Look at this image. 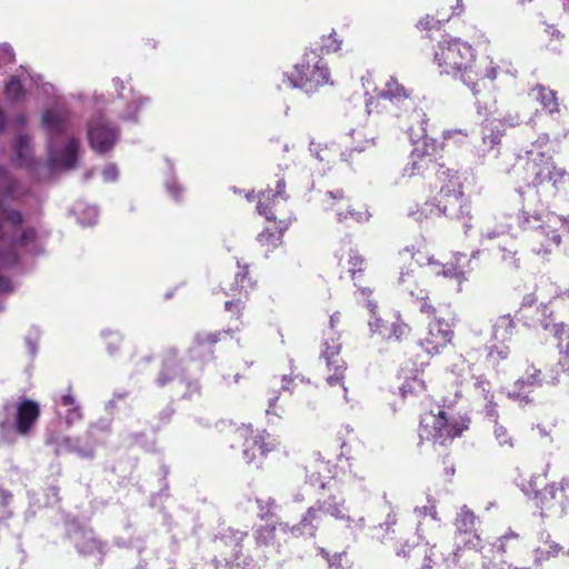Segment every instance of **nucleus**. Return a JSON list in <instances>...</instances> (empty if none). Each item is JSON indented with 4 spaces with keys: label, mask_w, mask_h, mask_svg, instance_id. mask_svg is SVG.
<instances>
[{
    "label": "nucleus",
    "mask_w": 569,
    "mask_h": 569,
    "mask_svg": "<svg viewBox=\"0 0 569 569\" xmlns=\"http://www.w3.org/2000/svg\"><path fill=\"white\" fill-rule=\"evenodd\" d=\"M286 182L280 179L277 181L276 191L266 190L261 192L259 197V201L257 204L258 212L264 216L268 220L276 219V216L272 212V208L279 203L280 201H286L287 196L284 193Z\"/></svg>",
    "instance_id": "412c9836"
},
{
    "label": "nucleus",
    "mask_w": 569,
    "mask_h": 569,
    "mask_svg": "<svg viewBox=\"0 0 569 569\" xmlns=\"http://www.w3.org/2000/svg\"><path fill=\"white\" fill-rule=\"evenodd\" d=\"M32 234L31 230L24 231L21 237L13 241L12 247L8 252L0 256V260L4 266H13L18 261V254L16 252V247L22 246L30 240V236Z\"/></svg>",
    "instance_id": "58836bf2"
},
{
    "label": "nucleus",
    "mask_w": 569,
    "mask_h": 569,
    "mask_svg": "<svg viewBox=\"0 0 569 569\" xmlns=\"http://www.w3.org/2000/svg\"><path fill=\"white\" fill-rule=\"evenodd\" d=\"M509 347L505 343H501V346L492 345L487 355V359L493 367H498L501 361L509 357Z\"/></svg>",
    "instance_id": "a19ab883"
},
{
    "label": "nucleus",
    "mask_w": 569,
    "mask_h": 569,
    "mask_svg": "<svg viewBox=\"0 0 569 569\" xmlns=\"http://www.w3.org/2000/svg\"><path fill=\"white\" fill-rule=\"evenodd\" d=\"M292 528L293 527L289 528V526L283 522H280L277 526L268 525V526L261 527L256 532L257 543L262 545V546H269V545L273 543L277 529H279L283 532H287L288 530H290L295 536L306 532V529H303L302 527H300V530H295V531H292Z\"/></svg>",
    "instance_id": "c85d7f7f"
},
{
    "label": "nucleus",
    "mask_w": 569,
    "mask_h": 569,
    "mask_svg": "<svg viewBox=\"0 0 569 569\" xmlns=\"http://www.w3.org/2000/svg\"><path fill=\"white\" fill-rule=\"evenodd\" d=\"M558 492H560L561 496L566 499V502L561 503L560 506V511L565 512L569 507V475L561 479L559 486L558 483L552 482L540 491L538 499L541 515L547 511H552L556 508L555 500L557 499Z\"/></svg>",
    "instance_id": "6ab92c4d"
},
{
    "label": "nucleus",
    "mask_w": 569,
    "mask_h": 569,
    "mask_svg": "<svg viewBox=\"0 0 569 569\" xmlns=\"http://www.w3.org/2000/svg\"><path fill=\"white\" fill-rule=\"evenodd\" d=\"M57 406V413L67 427H71L83 418L81 406L71 393V387L68 388V393L61 396Z\"/></svg>",
    "instance_id": "4be33fe9"
},
{
    "label": "nucleus",
    "mask_w": 569,
    "mask_h": 569,
    "mask_svg": "<svg viewBox=\"0 0 569 569\" xmlns=\"http://www.w3.org/2000/svg\"><path fill=\"white\" fill-rule=\"evenodd\" d=\"M473 392L476 396L482 398L486 402V412L490 418H496L497 409L496 403H493V393L491 391V383L483 376H479L476 378L473 382Z\"/></svg>",
    "instance_id": "393cba45"
},
{
    "label": "nucleus",
    "mask_w": 569,
    "mask_h": 569,
    "mask_svg": "<svg viewBox=\"0 0 569 569\" xmlns=\"http://www.w3.org/2000/svg\"><path fill=\"white\" fill-rule=\"evenodd\" d=\"M495 437L498 440L499 445L501 446H509L512 447V438L509 436L508 430L503 426H496L495 427Z\"/></svg>",
    "instance_id": "de8ad7c7"
},
{
    "label": "nucleus",
    "mask_w": 569,
    "mask_h": 569,
    "mask_svg": "<svg viewBox=\"0 0 569 569\" xmlns=\"http://www.w3.org/2000/svg\"><path fill=\"white\" fill-rule=\"evenodd\" d=\"M6 219L12 223L13 226H19L22 223V214L17 210H10L7 212Z\"/></svg>",
    "instance_id": "13d9d810"
},
{
    "label": "nucleus",
    "mask_w": 569,
    "mask_h": 569,
    "mask_svg": "<svg viewBox=\"0 0 569 569\" xmlns=\"http://www.w3.org/2000/svg\"><path fill=\"white\" fill-rule=\"evenodd\" d=\"M30 138L28 136H19L16 141V152L19 166H30Z\"/></svg>",
    "instance_id": "4c0bfd02"
},
{
    "label": "nucleus",
    "mask_w": 569,
    "mask_h": 569,
    "mask_svg": "<svg viewBox=\"0 0 569 569\" xmlns=\"http://www.w3.org/2000/svg\"><path fill=\"white\" fill-rule=\"evenodd\" d=\"M239 298L234 300L226 301L224 308L227 311L233 313L237 319H240L242 310L244 308V299L247 298V291H244V295L241 292L239 293Z\"/></svg>",
    "instance_id": "c03bdc74"
},
{
    "label": "nucleus",
    "mask_w": 569,
    "mask_h": 569,
    "mask_svg": "<svg viewBox=\"0 0 569 569\" xmlns=\"http://www.w3.org/2000/svg\"><path fill=\"white\" fill-rule=\"evenodd\" d=\"M519 538V535L513 532V531H510L508 533H506L505 536H502L499 540H498V543L496 545L497 549L501 552V553H505L507 551V542L509 540H518Z\"/></svg>",
    "instance_id": "603ef678"
},
{
    "label": "nucleus",
    "mask_w": 569,
    "mask_h": 569,
    "mask_svg": "<svg viewBox=\"0 0 569 569\" xmlns=\"http://www.w3.org/2000/svg\"><path fill=\"white\" fill-rule=\"evenodd\" d=\"M435 62L440 73L459 78L475 96L478 94L479 80L496 79L498 67L490 61L486 72L475 70V52L470 44L458 38L440 41L435 51Z\"/></svg>",
    "instance_id": "f03ea898"
},
{
    "label": "nucleus",
    "mask_w": 569,
    "mask_h": 569,
    "mask_svg": "<svg viewBox=\"0 0 569 569\" xmlns=\"http://www.w3.org/2000/svg\"><path fill=\"white\" fill-rule=\"evenodd\" d=\"M456 136H458L457 141L461 142L468 138V131L466 129H453L443 133L445 139H453Z\"/></svg>",
    "instance_id": "5fc2aeb1"
},
{
    "label": "nucleus",
    "mask_w": 569,
    "mask_h": 569,
    "mask_svg": "<svg viewBox=\"0 0 569 569\" xmlns=\"http://www.w3.org/2000/svg\"><path fill=\"white\" fill-rule=\"evenodd\" d=\"M166 187L168 189V191L171 193V196L174 198V199H178L179 198V192L180 191V187L176 183V181H168L166 183Z\"/></svg>",
    "instance_id": "0e129e2a"
},
{
    "label": "nucleus",
    "mask_w": 569,
    "mask_h": 569,
    "mask_svg": "<svg viewBox=\"0 0 569 569\" xmlns=\"http://www.w3.org/2000/svg\"><path fill=\"white\" fill-rule=\"evenodd\" d=\"M350 264H351V268H350V272L352 274L356 273V271H360L361 270V264L363 262L362 258L358 254H353L350 257Z\"/></svg>",
    "instance_id": "052dcab7"
},
{
    "label": "nucleus",
    "mask_w": 569,
    "mask_h": 569,
    "mask_svg": "<svg viewBox=\"0 0 569 569\" xmlns=\"http://www.w3.org/2000/svg\"><path fill=\"white\" fill-rule=\"evenodd\" d=\"M338 320V313H335L330 317V329L327 332V338L323 341V350L321 351V356L325 358L328 369L333 370V373L328 376L327 383L331 387L340 386L342 388V397L347 399V389L343 386L346 362L339 356L341 343L339 342V336H337L335 331V326Z\"/></svg>",
    "instance_id": "f8f14e48"
},
{
    "label": "nucleus",
    "mask_w": 569,
    "mask_h": 569,
    "mask_svg": "<svg viewBox=\"0 0 569 569\" xmlns=\"http://www.w3.org/2000/svg\"><path fill=\"white\" fill-rule=\"evenodd\" d=\"M247 532L228 529L224 533H222L218 539L217 543L219 546L223 545L230 548V553L226 557V560L237 559L241 551V542L243 541Z\"/></svg>",
    "instance_id": "a878e982"
},
{
    "label": "nucleus",
    "mask_w": 569,
    "mask_h": 569,
    "mask_svg": "<svg viewBox=\"0 0 569 569\" xmlns=\"http://www.w3.org/2000/svg\"><path fill=\"white\" fill-rule=\"evenodd\" d=\"M114 82L117 86H120L119 96L123 99L130 100L126 111L122 113V118L127 120H134L137 107H133V104L137 102L140 106H142L147 103L149 99L138 94V92H136L132 88H129L128 93H124L126 87L123 84V81H121L120 79H114Z\"/></svg>",
    "instance_id": "cd10ccee"
},
{
    "label": "nucleus",
    "mask_w": 569,
    "mask_h": 569,
    "mask_svg": "<svg viewBox=\"0 0 569 569\" xmlns=\"http://www.w3.org/2000/svg\"><path fill=\"white\" fill-rule=\"evenodd\" d=\"M269 450L262 436L257 435L246 439L243 456L247 462H251L257 458V455L264 456Z\"/></svg>",
    "instance_id": "c756f323"
},
{
    "label": "nucleus",
    "mask_w": 569,
    "mask_h": 569,
    "mask_svg": "<svg viewBox=\"0 0 569 569\" xmlns=\"http://www.w3.org/2000/svg\"><path fill=\"white\" fill-rule=\"evenodd\" d=\"M505 126L499 120H488L482 127L481 142L476 147V154L480 159H497L500 154L501 139Z\"/></svg>",
    "instance_id": "dca6fc26"
},
{
    "label": "nucleus",
    "mask_w": 569,
    "mask_h": 569,
    "mask_svg": "<svg viewBox=\"0 0 569 569\" xmlns=\"http://www.w3.org/2000/svg\"><path fill=\"white\" fill-rule=\"evenodd\" d=\"M408 548H409L408 551H406L405 549L398 550L397 555L400 556L402 553L405 557L408 556L410 558H413L415 560L422 559L423 562L421 565V569H430L431 568V563L433 561H432L431 557L428 556V550L425 545H418V546H412V547L408 546Z\"/></svg>",
    "instance_id": "f704fd0d"
},
{
    "label": "nucleus",
    "mask_w": 569,
    "mask_h": 569,
    "mask_svg": "<svg viewBox=\"0 0 569 569\" xmlns=\"http://www.w3.org/2000/svg\"><path fill=\"white\" fill-rule=\"evenodd\" d=\"M87 137L91 149L97 153L104 154L116 146L119 131L109 124L102 116H99L88 121Z\"/></svg>",
    "instance_id": "4468645a"
},
{
    "label": "nucleus",
    "mask_w": 569,
    "mask_h": 569,
    "mask_svg": "<svg viewBox=\"0 0 569 569\" xmlns=\"http://www.w3.org/2000/svg\"><path fill=\"white\" fill-rule=\"evenodd\" d=\"M44 442L48 446H53L56 455L70 452L76 453L82 459H92L94 457L93 445H82L80 438L62 436L58 430V425L47 429Z\"/></svg>",
    "instance_id": "2eb2a0df"
},
{
    "label": "nucleus",
    "mask_w": 569,
    "mask_h": 569,
    "mask_svg": "<svg viewBox=\"0 0 569 569\" xmlns=\"http://www.w3.org/2000/svg\"><path fill=\"white\" fill-rule=\"evenodd\" d=\"M560 369L551 368L549 372L542 373L540 368L533 363L528 365L525 373L513 383L511 390L507 392L508 398L517 401L520 406L530 402L529 395L536 387L543 383L557 385L559 382Z\"/></svg>",
    "instance_id": "9b49d317"
},
{
    "label": "nucleus",
    "mask_w": 569,
    "mask_h": 569,
    "mask_svg": "<svg viewBox=\"0 0 569 569\" xmlns=\"http://www.w3.org/2000/svg\"><path fill=\"white\" fill-rule=\"evenodd\" d=\"M176 351L174 350H170L167 356H166V359L163 360V363H162V369L158 376V379H157V383L158 386L160 387H163L166 386L169 381L173 380L176 377H177V361H176Z\"/></svg>",
    "instance_id": "7c9ffc66"
},
{
    "label": "nucleus",
    "mask_w": 569,
    "mask_h": 569,
    "mask_svg": "<svg viewBox=\"0 0 569 569\" xmlns=\"http://www.w3.org/2000/svg\"><path fill=\"white\" fill-rule=\"evenodd\" d=\"M419 310L429 319L427 330L420 338V346L428 355H438L452 340L451 323L445 319L442 311L430 303L428 297H417Z\"/></svg>",
    "instance_id": "423d86ee"
},
{
    "label": "nucleus",
    "mask_w": 569,
    "mask_h": 569,
    "mask_svg": "<svg viewBox=\"0 0 569 569\" xmlns=\"http://www.w3.org/2000/svg\"><path fill=\"white\" fill-rule=\"evenodd\" d=\"M515 328V321L509 315L498 317L492 327V340L502 345L510 341Z\"/></svg>",
    "instance_id": "bb28decb"
},
{
    "label": "nucleus",
    "mask_w": 569,
    "mask_h": 569,
    "mask_svg": "<svg viewBox=\"0 0 569 569\" xmlns=\"http://www.w3.org/2000/svg\"><path fill=\"white\" fill-rule=\"evenodd\" d=\"M530 94L533 97V99L539 101L549 113H552L558 110V103L555 91L547 89L542 86H537L531 90Z\"/></svg>",
    "instance_id": "2f4dec72"
},
{
    "label": "nucleus",
    "mask_w": 569,
    "mask_h": 569,
    "mask_svg": "<svg viewBox=\"0 0 569 569\" xmlns=\"http://www.w3.org/2000/svg\"><path fill=\"white\" fill-rule=\"evenodd\" d=\"M533 172V184L536 187L550 184L553 193L558 192L569 182V174L552 161L550 156L532 148L527 151Z\"/></svg>",
    "instance_id": "1a4fd4ad"
},
{
    "label": "nucleus",
    "mask_w": 569,
    "mask_h": 569,
    "mask_svg": "<svg viewBox=\"0 0 569 569\" xmlns=\"http://www.w3.org/2000/svg\"><path fill=\"white\" fill-rule=\"evenodd\" d=\"M322 515L332 517L351 532L362 530L366 526L361 509L347 503L343 498L330 495L328 498L318 500L315 506L310 507L300 523L292 528V531L300 530V527H302L306 529V533L313 536Z\"/></svg>",
    "instance_id": "7ed1b4c3"
},
{
    "label": "nucleus",
    "mask_w": 569,
    "mask_h": 569,
    "mask_svg": "<svg viewBox=\"0 0 569 569\" xmlns=\"http://www.w3.org/2000/svg\"><path fill=\"white\" fill-rule=\"evenodd\" d=\"M76 214L78 216V221L83 227L93 226L98 219V210L96 207L87 206L83 202L79 201L74 204L73 208Z\"/></svg>",
    "instance_id": "72a5a7b5"
},
{
    "label": "nucleus",
    "mask_w": 569,
    "mask_h": 569,
    "mask_svg": "<svg viewBox=\"0 0 569 569\" xmlns=\"http://www.w3.org/2000/svg\"><path fill=\"white\" fill-rule=\"evenodd\" d=\"M449 183L441 187L436 197L437 210L450 219L461 220L466 232L471 228V206L461 190V183L456 173L449 172Z\"/></svg>",
    "instance_id": "0eeeda50"
},
{
    "label": "nucleus",
    "mask_w": 569,
    "mask_h": 569,
    "mask_svg": "<svg viewBox=\"0 0 569 569\" xmlns=\"http://www.w3.org/2000/svg\"><path fill=\"white\" fill-rule=\"evenodd\" d=\"M520 226L530 232V246L537 254H548L561 243L562 232H569V217L553 212L528 214L525 212Z\"/></svg>",
    "instance_id": "20e7f679"
},
{
    "label": "nucleus",
    "mask_w": 569,
    "mask_h": 569,
    "mask_svg": "<svg viewBox=\"0 0 569 569\" xmlns=\"http://www.w3.org/2000/svg\"><path fill=\"white\" fill-rule=\"evenodd\" d=\"M367 306L370 312L375 315L377 306L372 301H368ZM369 327L372 333L379 335L385 340L400 341L410 332V327L400 319L389 323L376 316L369 320Z\"/></svg>",
    "instance_id": "f3484780"
},
{
    "label": "nucleus",
    "mask_w": 569,
    "mask_h": 569,
    "mask_svg": "<svg viewBox=\"0 0 569 569\" xmlns=\"http://www.w3.org/2000/svg\"><path fill=\"white\" fill-rule=\"evenodd\" d=\"M6 94L11 101H19L24 97L26 92L23 86L18 78L12 77L7 83Z\"/></svg>",
    "instance_id": "37998d69"
},
{
    "label": "nucleus",
    "mask_w": 569,
    "mask_h": 569,
    "mask_svg": "<svg viewBox=\"0 0 569 569\" xmlns=\"http://www.w3.org/2000/svg\"><path fill=\"white\" fill-rule=\"evenodd\" d=\"M445 20H446L445 18L436 19L431 16H426L425 18L419 20L418 28L425 29V30L436 29V28H439L441 22H443Z\"/></svg>",
    "instance_id": "8fccbe9b"
},
{
    "label": "nucleus",
    "mask_w": 569,
    "mask_h": 569,
    "mask_svg": "<svg viewBox=\"0 0 569 569\" xmlns=\"http://www.w3.org/2000/svg\"><path fill=\"white\" fill-rule=\"evenodd\" d=\"M412 273H413V270H408L406 272L402 271L399 277V282L402 284H406L408 282V280L413 277Z\"/></svg>",
    "instance_id": "338daca9"
},
{
    "label": "nucleus",
    "mask_w": 569,
    "mask_h": 569,
    "mask_svg": "<svg viewBox=\"0 0 569 569\" xmlns=\"http://www.w3.org/2000/svg\"><path fill=\"white\" fill-rule=\"evenodd\" d=\"M102 335L104 338L110 340L108 342V352L110 355L116 353V351L118 350L116 345H119V342L121 341L120 335L118 332H113V331H103Z\"/></svg>",
    "instance_id": "3c124183"
},
{
    "label": "nucleus",
    "mask_w": 569,
    "mask_h": 569,
    "mask_svg": "<svg viewBox=\"0 0 569 569\" xmlns=\"http://www.w3.org/2000/svg\"><path fill=\"white\" fill-rule=\"evenodd\" d=\"M441 273L445 277L460 278L462 276L463 271L456 266H443Z\"/></svg>",
    "instance_id": "4d7b16f0"
},
{
    "label": "nucleus",
    "mask_w": 569,
    "mask_h": 569,
    "mask_svg": "<svg viewBox=\"0 0 569 569\" xmlns=\"http://www.w3.org/2000/svg\"><path fill=\"white\" fill-rule=\"evenodd\" d=\"M378 97L387 99L406 109L415 107L410 92L393 77H390L389 80H387L385 89L379 92Z\"/></svg>",
    "instance_id": "5701e85b"
},
{
    "label": "nucleus",
    "mask_w": 569,
    "mask_h": 569,
    "mask_svg": "<svg viewBox=\"0 0 569 569\" xmlns=\"http://www.w3.org/2000/svg\"><path fill=\"white\" fill-rule=\"evenodd\" d=\"M34 420L36 402L32 400H23L17 407L12 422L8 420L0 422L1 433L4 435L7 430H16L20 435H26L29 432Z\"/></svg>",
    "instance_id": "a211bd4d"
},
{
    "label": "nucleus",
    "mask_w": 569,
    "mask_h": 569,
    "mask_svg": "<svg viewBox=\"0 0 569 569\" xmlns=\"http://www.w3.org/2000/svg\"><path fill=\"white\" fill-rule=\"evenodd\" d=\"M287 228V224L283 223L277 231H270L266 229L262 231L257 240L261 246H266L268 250L278 247L281 243L282 231Z\"/></svg>",
    "instance_id": "ea45409f"
},
{
    "label": "nucleus",
    "mask_w": 569,
    "mask_h": 569,
    "mask_svg": "<svg viewBox=\"0 0 569 569\" xmlns=\"http://www.w3.org/2000/svg\"><path fill=\"white\" fill-rule=\"evenodd\" d=\"M11 499V492L0 487V505L4 508L10 503Z\"/></svg>",
    "instance_id": "680f3d73"
},
{
    "label": "nucleus",
    "mask_w": 569,
    "mask_h": 569,
    "mask_svg": "<svg viewBox=\"0 0 569 569\" xmlns=\"http://www.w3.org/2000/svg\"><path fill=\"white\" fill-rule=\"evenodd\" d=\"M501 250L503 252L502 259L510 267L518 268L519 266H518L517 259L515 258L516 250L513 249V247H510V248L502 247Z\"/></svg>",
    "instance_id": "864d4df0"
},
{
    "label": "nucleus",
    "mask_w": 569,
    "mask_h": 569,
    "mask_svg": "<svg viewBox=\"0 0 569 569\" xmlns=\"http://www.w3.org/2000/svg\"><path fill=\"white\" fill-rule=\"evenodd\" d=\"M102 176H103L104 181H108V182L114 181L118 178L117 167L114 164L107 166L102 171Z\"/></svg>",
    "instance_id": "6e6d98bb"
},
{
    "label": "nucleus",
    "mask_w": 569,
    "mask_h": 569,
    "mask_svg": "<svg viewBox=\"0 0 569 569\" xmlns=\"http://www.w3.org/2000/svg\"><path fill=\"white\" fill-rule=\"evenodd\" d=\"M41 122L49 136L47 153L50 170L74 169L82 152L76 116L64 106H56L42 113Z\"/></svg>",
    "instance_id": "f257e3e1"
},
{
    "label": "nucleus",
    "mask_w": 569,
    "mask_h": 569,
    "mask_svg": "<svg viewBox=\"0 0 569 569\" xmlns=\"http://www.w3.org/2000/svg\"><path fill=\"white\" fill-rule=\"evenodd\" d=\"M551 331L553 332L555 337L559 340V348L563 349V342L567 336L569 335V327L565 323H556L552 326Z\"/></svg>",
    "instance_id": "09e8293b"
},
{
    "label": "nucleus",
    "mask_w": 569,
    "mask_h": 569,
    "mask_svg": "<svg viewBox=\"0 0 569 569\" xmlns=\"http://www.w3.org/2000/svg\"><path fill=\"white\" fill-rule=\"evenodd\" d=\"M11 290L10 280L0 273V293L10 292Z\"/></svg>",
    "instance_id": "e2e57ef3"
},
{
    "label": "nucleus",
    "mask_w": 569,
    "mask_h": 569,
    "mask_svg": "<svg viewBox=\"0 0 569 569\" xmlns=\"http://www.w3.org/2000/svg\"><path fill=\"white\" fill-rule=\"evenodd\" d=\"M412 116L420 122L418 130L412 127L408 128L410 140L415 144V149L410 154L408 164L403 168V174L407 177H415L425 174L428 171L436 170L439 179L449 174L450 170L436 163V153L438 144L433 139H429L426 134V120L425 114L419 110H413Z\"/></svg>",
    "instance_id": "39448f33"
},
{
    "label": "nucleus",
    "mask_w": 569,
    "mask_h": 569,
    "mask_svg": "<svg viewBox=\"0 0 569 569\" xmlns=\"http://www.w3.org/2000/svg\"><path fill=\"white\" fill-rule=\"evenodd\" d=\"M463 428L451 422L441 409L437 413L429 411L421 416L419 437L421 440L432 441L445 446L448 441L461 435Z\"/></svg>",
    "instance_id": "9d476101"
},
{
    "label": "nucleus",
    "mask_w": 569,
    "mask_h": 569,
    "mask_svg": "<svg viewBox=\"0 0 569 569\" xmlns=\"http://www.w3.org/2000/svg\"><path fill=\"white\" fill-rule=\"evenodd\" d=\"M71 539L81 555L92 556L104 552V545L97 539L91 529H77L71 533Z\"/></svg>",
    "instance_id": "aec40b11"
},
{
    "label": "nucleus",
    "mask_w": 569,
    "mask_h": 569,
    "mask_svg": "<svg viewBox=\"0 0 569 569\" xmlns=\"http://www.w3.org/2000/svg\"><path fill=\"white\" fill-rule=\"evenodd\" d=\"M400 390L405 398L409 395H419L425 390V382L422 379L415 376L406 379Z\"/></svg>",
    "instance_id": "79ce46f5"
},
{
    "label": "nucleus",
    "mask_w": 569,
    "mask_h": 569,
    "mask_svg": "<svg viewBox=\"0 0 569 569\" xmlns=\"http://www.w3.org/2000/svg\"><path fill=\"white\" fill-rule=\"evenodd\" d=\"M510 229L511 228L509 224L500 223L499 226H496L495 228H486L485 230H482L481 238L483 240L485 239L493 240L496 238H499L501 236L509 233Z\"/></svg>",
    "instance_id": "a18cd8bd"
},
{
    "label": "nucleus",
    "mask_w": 569,
    "mask_h": 569,
    "mask_svg": "<svg viewBox=\"0 0 569 569\" xmlns=\"http://www.w3.org/2000/svg\"><path fill=\"white\" fill-rule=\"evenodd\" d=\"M562 551V547L551 539L549 533L542 532L539 538V545L533 550L535 563L541 565L545 561L556 558Z\"/></svg>",
    "instance_id": "b1692460"
},
{
    "label": "nucleus",
    "mask_w": 569,
    "mask_h": 569,
    "mask_svg": "<svg viewBox=\"0 0 569 569\" xmlns=\"http://www.w3.org/2000/svg\"><path fill=\"white\" fill-rule=\"evenodd\" d=\"M350 199L341 189L330 190L325 192L321 200L325 210L336 212L337 221L339 223L350 224L351 222H366L370 218L367 210H356L349 203Z\"/></svg>",
    "instance_id": "ddd939ff"
},
{
    "label": "nucleus",
    "mask_w": 569,
    "mask_h": 569,
    "mask_svg": "<svg viewBox=\"0 0 569 569\" xmlns=\"http://www.w3.org/2000/svg\"><path fill=\"white\" fill-rule=\"evenodd\" d=\"M41 89L47 96L53 94L54 88L50 83L40 84V77L38 76V91Z\"/></svg>",
    "instance_id": "69168bd1"
},
{
    "label": "nucleus",
    "mask_w": 569,
    "mask_h": 569,
    "mask_svg": "<svg viewBox=\"0 0 569 569\" xmlns=\"http://www.w3.org/2000/svg\"><path fill=\"white\" fill-rule=\"evenodd\" d=\"M415 515L418 519L417 532L419 535H422L425 531L422 525L427 516L430 517L431 521L435 522V525H438L440 521L437 513L436 501L431 497H428V505L415 508Z\"/></svg>",
    "instance_id": "473e14b6"
},
{
    "label": "nucleus",
    "mask_w": 569,
    "mask_h": 569,
    "mask_svg": "<svg viewBox=\"0 0 569 569\" xmlns=\"http://www.w3.org/2000/svg\"><path fill=\"white\" fill-rule=\"evenodd\" d=\"M341 41L337 39L335 32L322 39L321 50L326 52L338 51L340 49Z\"/></svg>",
    "instance_id": "49530a36"
},
{
    "label": "nucleus",
    "mask_w": 569,
    "mask_h": 569,
    "mask_svg": "<svg viewBox=\"0 0 569 569\" xmlns=\"http://www.w3.org/2000/svg\"><path fill=\"white\" fill-rule=\"evenodd\" d=\"M476 516L466 506L460 509L456 518L457 530L465 533H470L475 530Z\"/></svg>",
    "instance_id": "c9c22d12"
},
{
    "label": "nucleus",
    "mask_w": 569,
    "mask_h": 569,
    "mask_svg": "<svg viewBox=\"0 0 569 569\" xmlns=\"http://www.w3.org/2000/svg\"><path fill=\"white\" fill-rule=\"evenodd\" d=\"M238 266H240L238 263ZM241 270L237 273L236 276V286L237 287H240V289H246V286H244V280H246V276L248 273V267L244 266V267H239Z\"/></svg>",
    "instance_id": "bf43d9fd"
},
{
    "label": "nucleus",
    "mask_w": 569,
    "mask_h": 569,
    "mask_svg": "<svg viewBox=\"0 0 569 569\" xmlns=\"http://www.w3.org/2000/svg\"><path fill=\"white\" fill-rule=\"evenodd\" d=\"M408 216L412 217L417 222H423L435 216H439L437 202H425L422 206H416L415 210H409Z\"/></svg>",
    "instance_id": "e433bc0d"
},
{
    "label": "nucleus",
    "mask_w": 569,
    "mask_h": 569,
    "mask_svg": "<svg viewBox=\"0 0 569 569\" xmlns=\"http://www.w3.org/2000/svg\"><path fill=\"white\" fill-rule=\"evenodd\" d=\"M549 138L547 134H543L542 137H539L537 140L538 148H541L543 144L548 142Z\"/></svg>",
    "instance_id": "774afa93"
},
{
    "label": "nucleus",
    "mask_w": 569,
    "mask_h": 569,
    "mask_svg": "<svg viewBox=\"0 0 569 569\" xmlns=\"http://www.w3.org/2000/svg\"><path fill=\"white\" fill-rule=\"evenodd\" d=\"M329 81V71L326 62L312 52L311 59L295 67V72L283 74V83L289 88H299L310 92Z\"/></svg>",
    "instance_id": "6e6552de"
}]
</instances>
